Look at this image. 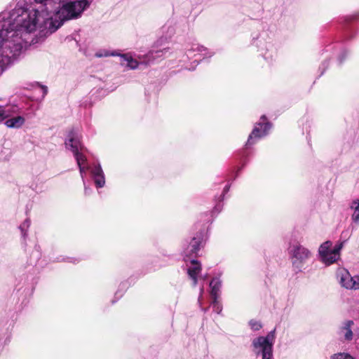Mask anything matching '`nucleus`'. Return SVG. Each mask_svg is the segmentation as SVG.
<instances>
[{"label": "nucleus", "mask_w": 359, "mask_h": 359, "mask_svg": "<svg viewBox=\"0 0 359 359\" xmlns=\"http://www.w3.org/2000/svg\"><path fill=\"white\" fill-rule=\"evenodd\" d=\"M88 0H69L63 2L62 6L55 13V19L50 13L45 9H33L29 12L20 8H15L12 11L6 12V18L11 22V37H22L23 49L28 43L26 36L35 31L37 28L41 32L52 34L60 27L64 22L75 19L81 16V13L90 6Z\"/></svg>", "instance_id": "nucleus-1"}, {"label": "nucleus", "mask_w": 359, "mask_h": 359, "mask_svg": "<svg viewBox=\"0 0 359 359\" xmlns=\"http://www.w3.org/2000/svg\"><path fill=\"white\" fill-rule=\"evenodd\" d=\"M6 13L0 14V75L23 51L22 37H11V22Z\"/></svg>", "instance_id": "nucleus-2"}, {"label": "nucleus", "mask_w": 359, "mask_h": 359, "mask_svg": "<svg viewBox=\"0 0 359 359\" xmlns=\"http://www.w3.org/2000/svg\"><path fill=\"white\" fill-rule=\"evenodd\" d=\"M275 332L274 329L266 336H260L252 340V351L256 356L260 355L262 359H273V347L276 339Z\"/></svg>", "instance_id": "nucleus-3"}, {"label": "nucleus", "mask_w": 359, "mask_h": 359, "mask_svg": "<svg viewBox=\"0 0 359 359\" xmlns=\"http://www.w3.org/2000/svg\"><path fill=\"white\" fill-rule=\"evenodd\" d=\"M288 255L291 259L292 267L296 273L302 271L304 265L311 258L312 253L307 248L299 243L290 245Z\"/></svg>", "instance_id": "nucleus-4"}, {"label": "nucleus", "mask_w": 359, "mask_h": 359, "mask_svg": "<svg viewBox=\"0 0 359 359\" xmlns=\"http://www.w3.org/2000/svg\"><path fill=\"white\" fill-rule=\"evenodd\" d=\"M168 51V48H163L157 50H150L144 57V58L140 62L133 59L129 54H118L120 56V63L121 65H126L131 69H135L138 67L140 64L146 65H150L154 60L163 57Z\"/></svg>", "instance_id": "nucleus-5"}, {"label": "nucleus", "mask_w": 359, "mask_h": 359, "mask_svg": "<svg viewBox=\"0 0 359 359\" xmlns=\"http://www.w3.org/2000/svg\"><path fill=\"white\" fill-rule=\"evenodd\" d=\"M204 229H200L196 234L188 241H186L183 244L182 254L184 256V260L187 262V258L196 257L202 246Z\"/></svg>", "instance_id": "nucleus-6"}, {"label": "nucleus", "mask_w": 359, "mask_h": 359, "mask_svg": "<svg viewBox=\"0 0 359 359\" xmlns=\"http://www.w3.org/2000/svg\"><path fill=\"white\" fill-rule=\"evenodd\" d=\"M260 121L255 126L252 133L250 134L245 146L247 147L254 144L257 140H259L268 134L271 128V123L266 121V118L264 115L262 116Z\"/></svg>", "instance_id": "nucleus-7"}, {"label": "nucleus", "mask_w": 359, "mask_h": 359, "mask_svg": "<svg viewBox=\"0 0 359 359\" xmlns=\"http://www.w3.org/2000/svg\"><path fill=\"white\" fill-rule=\"evenodd\" d=\"M81 177L83 185H85V176L87 171H90L92 177L94 180L95 186L97 188H102L105 184V178L104 172L100 163L95 165L93 168L88 165L79 166Z\"/></svg>", "instance_id": "nucleus-8"}, {"label": "nucleus", "mask_w": 359, "mask_h": 359, "mask_svg": "<svg viewBox=\"0 0 359 359\" xmlns=\"http://www.w3.org/2000/svg\"><path fill=\"white\" fill-rule=\"evenodd\" d=\"M337 276L341 287L347 290H359V275L351 276L346 269H339Z\"/></svg>", "instance_id": "nucleus-9"}, {"label": "nucleus", "mask_w": 359, "mask_h": 359, "mask_svg": "<svg viewBox=\"0 0 359 359\" xmlns=\"http://www.w3.org/2000/svg\"><path fill=\"white\" fill-rule=\"evenodd\" d=\"M66 148L70 149L73 154L83 151L84 147L81 142V137L79 133L72 130L68 135V138L65 141Z\"/></svg>", "instance_id": "nucleus-10"}, {"label": "nucleus", "mask_w": 359, "mask_h": 359, "mask_svg": "<svg viewBox=\"0 0 359 359\" xmlns=\"http://www.w3.org/2000/svg\"><path fill=\"white\" fill-rule=\"evenodd\" d=\"M191 265L187 269V273L193 281V285L196 286L198 282V275L201 271V264L194 259L190 260Z\"/></svg>", "instance_id": "nucleus-11"}, {"label": "nucleus", "mask_w": 359, "mask_h": 359, "mask_svg": "<svg viewBox=\"0 0 359 359\" xmlns=\"http://www.w3.org/2000/svg\"><path fill=\"white\" fill-rule=\"evenodd\" d=\"M195 52H197V53H198V54H201V55H203V58L208 57H211L213 55L212 53H209V51L208 50V49L206 48H205L204 46H201L198 43L191 44L190 47L187 48L186 53H187L188 57H191L192 56L196 55V54H194V55H192V53H195Z\"/></svg>", "instance_id": "nucleus-12"}, {"label": "nucleus", "mask_w": 359, "mask_h": 359, "mask_svg": "<svg viewBox=\"0 0 359 359\" xmlns=\"http://www.w3.org/2000/svg\"><path fill=\"white\" fill-rule=\"evenodd\" d=\"M25 121V118L22 116H17L7 119L5 125L10 128H19Z\"/></svg>", "instance_id": "nucleus-13"}, {"label": "nucleus", "mask_w": 359, "mask_h": 359, "mask_svg": "<svg viewBox=\"0 0 359 359\" xmlns=\"http://www.w3.org/2000/svg\"><path fill=\"white\" fill-rule=\"evenodd\" d=\"M222 286V281L218 278H214L210 283V287L211 288L210 295L212 299L218 298L219 295V291Z\"/></svg>", "instance_id": "nucleus-14"}, {"label": "nucleus", "mask_w": 359, "mask_h": 359, "mask_svg": "<svg viewBox=\"0 0 359 359\" xmlns=\"http://www.w3.org/2000/svg\"><path fill=\"white\" fill-rule=\"evenodd\" d=\"M353 325V320H346L344 322L343 326L341 328V334L344 335L346 340H351L353 337V332L351 330V326Z\"/></svg>", "instance_id": "nucleus-15"}, {"label": "nucleus", "mask_w": 359, "mask_h": 359, "mask_svg": "<svg viewBox=\"0 0 359 359\" xmlns=\"http://www.w3.org/2000/svg\"><path fill=\"white\" fill-rule=\"evenodd\" d=\"M350 208L353 210L351 215L353 223L359 226V199L353 201L351 203Z\"/></svg>", "instance_id": "nucleus-16"}, {"label": "nucleus", "mask_w": 359, "mask_h": 359, "mask_svg": "<svg viewBox=\"0 0 359 359\" xmlns=\"http://www.w3.org/2000/svg\"><path fill=\"white\" fill-rule=\"evenodd\" d=\"M321 261L325 263L326 265H330L334 263L339 257H338L334 252L332 251L327 253V255H323L320 257Z\"/></svg>", "instance_id": "nucleus-17"}, {"label": "nucleus", "mask_w": 359, "mask_h": 359, "mask_svg": "<svg viewBox=\"0 0 359 359\" xmlns=\"http://www.w3.org/2000/svg\"><path fill=\"white\" fill-rule=\"evenodd\" d=\"M30 219H26L20 226L19 229L20 230L22 238L25 241L27 237V231L30 226Z\"/></svg>", "instance_id": "nucleus-18"}, {"label": "nucleus", "mask_w": 359, "mask_h": 359, "mask_svg": "<svg viewBox=\"0 0 359 359\" xmlns=\"http://www.w3.org/2000/svg\"><path fill=\"white\" fill-rule=\"evenodd\" d=\"M332 243L331 241H327L322 243L318 249V254L320 257L323 255H327L330 252H331L330 248Z\"/></svg>", "instance_id": "nucleus-19"}, {"label": "nucleus", "mask_w": 359, "mask_h": 359, "mask_svg": "<svg viewBox=\"0 0 359 359\" xmlns=\"http://www.w3.org/2000/svg\"><path fill=\"white\" fill-rule=\"evenodd\" d=\"M73 154L76 161L78 166L86 165L87 158L83 154V151H77Z\"/></svg>", "instance_id": "nucleus-20"}, {"label": "nucleus", "mask_w": 359, "mask_h": 359, "mask_svg": "<svg viewBox=\"0 0 359 359\" xmlns=\"http://www.w3.org/2000/svg\"><path fill=\"white\" fill-rule=\"evenodd\" d=\"M211 306L214 312L220 314L222 311V306L218 301V298L212 299Z\"/></svg>", "instance_id": "nucleus-21"}, {"label": "nucleus", "mask_w": 359, "mask_h": 359, "mask_svg": "<svg viewBox=\"0 0 359 359\" xmlns=\"http://www.w3.org/2000/svg\"><path fill=\"white\" fill-rule=\"evenodd\" d=\"M331 359H354L350 354L346 353H339L334 354Z\"/></svg>", "instance_id": "nucleus-22"}, {"label": "nucleus", "mask_w": 359, "mask_h": 359, "mask_svg": "<svg viewBox=\"0 0 359 359\" xmlns=\"http://www.w3.org/2000/svg\"><path fill=\"white\" fill-rule=\"evenodd\" d=\"M249 325L254 331H258L262 327L261 323L255 320H251L249 322Z\"/></svg>", "instance_id": "nucleus-23"}, {"label": "nucleus", "mask_w": 359, "mask_h": 359, "mask_svg": "<svg viewBox=\"0 0 359 359\" xmlns=\"http://www.w3.org/2000/svg\"><path fill=\"white\" fill-rule=\"evenodd\" d=\"M115 56V55H118V53H116L115 52H109V51H107V50H104V51H100V52H97L95 53V56L97 57H107V56Z\"/></svg>", "instance_id": "nucleus-24"}, {"label": "nucleus", "mask_w": 359, "mask_h": 359, "mask_svg": "<svg viewBox=\"0 0 359 359\" xmlns=\"http://www.w3.org/2000/svg\"><path fill=\"white\" fill-rule=\"evenodd\" d=\"M344 242H341L338 244H337L334 248L332 250H331V251L332 252H334V254H336V255L339 257V253H340V251L342 249L343 246H344Z\"/></svg>", "instance_id": "nucleus-25"}, {"label": "nucleus", "mask_w": 359, "mask_h": 359, "mask_svg": "<svg viewBox=\"0 0 359 359\" xmlns=\"http://www.w3.org/2000/svg\"><path fill=\"white\" fill-rule=\"evenodd\" d=\"M7 111L4 106L0 105V121L4 120L8 116Z\"/></svg>", "instance_id": "nucleus-26"}, {"label": "nucleus", "mask_w": 359, "mask_h": 359, "mask_svg": "<svg viewBox=\"0 0 359 359\" xmlns=\"http://www.w3.org/2000/svg\"><path fill=\"white\" fill-rule=\"evenodd\" d=\"M37 4H41V6H46L48 4H51L53 0H34Z\"/></svg>", "instance_id": "nucleus-27"}, {"label": "nucleus", "mask_w": 359, "mask_h": 359, "mask_svg": "<svg viewBox=\"0 0 359 359\" xmlns=\"http://www.w3.org/2000/svg\"><path fill=\"white\" fill-rule=\"evenodd\" d=\"M346 55H347V51L343 50L341 54L338 57L339 63H341L343 62V60L346 58Z\"/></svg>", "instance_id": "nucleus-28"}, {"label": "nucleus", "mask_w": 359, "mask_h": 359, "mask_svg": "<svg viewBox=\"0 0 359 359\" xmlns=\"http://www.w3.org/2000/svg\"><path fill=\"white\" fill-rule=\"evenodd\" d=\"M229 189H230V185L229 184H227V185L225 186V187L224 188V190H223V193L220 196V198H221L220 201L223 200L224 194H226L229 191Z\"/></svg>", "instance_id": "nucleus-29"}, {"label": "nucleus", "mask_w": 359, "mask_h": 359, "mask_svg": "<svg viewBox=\"0 0 359 359\" xmlns=\"http://www.w3.org/2000/svg\"><path fill=\"white\" fill-rule=\"evenodd\" d=\"M222 205H220L219 203L217 204L214 208L213 212L219 213L222 210Z\"/></svg>", "instance_id": "nucleus-30"}, {"label": "nucleus", "mask_w": 359, "mask_h": 359, "mask_svg": "<svg viewBox=\"0 0 359 359\" xmlns=\"http://www.w3.org/2000/svg\"><path fill=\"white\" fill-rule=\"evenodd\" d=\"M41 88L43 92V97H44L48 93V88L45 86H41Z\"/></svg>", "instance_id": "nucleus-31"}, {"label": "nucleus", "mask_w": 359, "mask_h": 359, "mask_svg": "<svg viewBox=\"0 0 359 359\" xmlns=\"http://www.w3.org/2000/svg\"><path fill=\"white\" fill-rule=\"evenodd\" d=\"M91 191V189L88 188L86 184L84 185V192L86 195H88Z\"/></svg>", "instance_id": "nucleus-32"}, {"label": "nucleus", "mask_w": 359, "mask_h": 359, "mask_svg": "<svg viewBox=\"0 0 359 359\" xmlns=\"http://www.w3.org/2000/svg\"><path fill=\"white\" fill-rule=\"evenodd\" d=\"M13 113H20V108L15 107L13 109Z\"/></svg>", "instance_id": "nucleus-33"}, {"label": "nucleus", "mask_w": 359, "mask_h": 359, "mask_svg": "<svg viewBox=\"0 0 359 359\" xmlns=\"http://www.w3.org/2000/svg\"><path fill=\"white\" fill-rule=\"evenodd\" d=\"M67 262H72V263H76L77 262V259H74V258H67Z\"/></svg>", "instance_id": "nucleus-34"}, {"label": "nucleus", "mask_w": 359, "mask_h": 359, "mask_svg": "<svg viewBox=\"0 0 359 359\" xmlns=\"http://www.w3.org/2000/svg\"><path fill=\"white\" fill-rule=\"evenodd\" d=\"M327 66V62L325 61L322 63L321 67L320 68L323 67V69L325 70V69L326 68Z\"/></svg>", "instance_id": "nucleus-35"}]
</instances>
